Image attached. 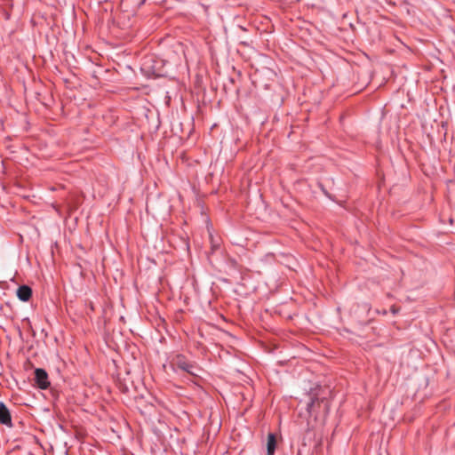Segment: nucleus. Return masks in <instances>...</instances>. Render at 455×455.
<instances>
[{
	"label": "nucleus",
	"instance_id": "1",
	"mask_svg": "<svg viewBox=\"0 0 455 455\" xmlns=\"http://www.w3.org/2000/svg\"><path fill=\"white\" fill-rule=\"evenodd\" d=\"M172 364L174 368L180 369L192 376H198L201 371L197 366L192 364L184 356L180 355L172 359Z\"/></svg>",
	"mask_w": 455,
	"mask_h": 455
},
{
	"label": "nucleus",
	"instance_id": "2",
	"mask_svg": "<svg viewBox=\"0 0 455 455\" xmlns=\"http://www.w3.org/2000/svg\"><path fill=\"white\" fill-rule=\"evenodd\" d=\"M35 380L36 385L42 389H46L50 385L48 381V375L43 369H36Z\"/></svg>",
	"mask_w": 455,
	"mask_h": 455
},
{
	"label": "nucleus",
	"instance_id": "3",
	"mask_svg": "<svg viewBox=\"0 0 455 455\" xmlns=\"http://www.w3.org/2000/svg\"><path fill=\"white\" fill-rule=\"evenodd\" d=\"M0 423L9 427L12 426L11 414L7 407L3 403H0Z\"/></svg>",
	"mask_w": 455,
	"mask_h": 455
},
{
	"label": "nucleus",
	"instance_id": "4",
	"mask_svg": "<svg viewBox=\"0 0 455 455\" xmlns=\"http://www.w3.org/2000/svg\"><path fill=\"white\" fill-rule=\"evenodd\" d=\"M32 295V290L27 285L20 286L17 290V296L22 301H28Z\"/></svg>",
	"mask_w": 455,
	"mask_h": 455
},
{
	"label": "nucleus",
	"instance_id": "5",
	"mask_svg": "<svg viewBox=\"0 0 455 455\" xmlns=\"http://www.w3.org/2000/svg\"><path fill=\"white\" fill-rule=\"evenodd\" d=\"M276 446V438L274 434H268L267 443V455H274Z\"/></svg>",
	"mask_w": 455,
	"mask_h": 455
},
{
	"label": "nucleus",
	"instance_id": "6",
	"mask_svg": "<svg viewBox=\"0 0 455 455\" xmlns=\"http://www.w3.org/2000/svg\"><path fill=\"white\" fill-rule=\"evenodd\" d=\"M315 404H319V401L317 399H312V401L307 404V411L309 413H312L315 411Z\"/></svg>",
	"mask_w": 455,
	"mask_h": 455
}]
</instances>
